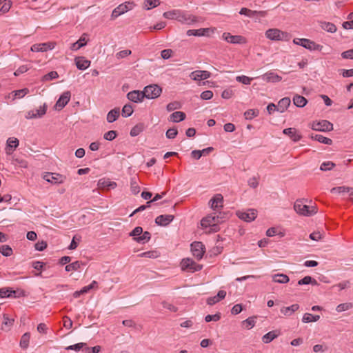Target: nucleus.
I'll return each mask as SVG.
<instances>
[{"instance_id": "obj_17", "label": "nucleus", "mask_w": 353, "mask_h": 353, "mask_svg": "<svg viewBox=\"0 0 353 353\" xmlns=\"http://www.w3.org/2000/svg\"><path fill=\"white\" fill-rule=\"evenodd\" d=\"M283 133L288 136L294 142L299 141L302 138L301 134L294 128H285Z\"/></svg>"}, {"instance_id": "obj_27", "label": "nucleus", "mask_w": 353, "mask_h": 353, "mask_svg": "<svg viewBox=\"0 0 353 353\" xmlns=\"http://www.w3.org/2000/svg\"><path fill=\"white\" fill-rule=\"evenodd\" d=\"M120 115V109L115 108L111 110L107 114V121L109 123L115 121Z\"/></svg>"}, {"instance_id": "obj_29", "label": "nucleus", "mask_w": 353, "mask_h": 353, "mask_svg": "<svg viewBox=\"0 0 353 353\" xmlns=\"http://www.w3.org/2000/svg\"><path fill=\"white\" fill-rule=\"evenodd\" d=\"M290 105V99L288 97L281 99L277 105V110L280 112H283Z\"/></svg>"}, {"instance_id": "obj_46", "label": "nucleus", "mask_w": 353, "mask_h": 353, "mask_svg": "<svg viewBox=\"0 0 353 353\" xmlns=\"http://www.w3.org/2000/svg\"><path fill=\"white\" fill-rule=\"evenodd\" d=\"M81 267V262L79 261H74L72 263H70L67 265L65 268V271L70 272V271H77Z\"/></svg>"}, {"instance_id": "obj_41", "label": "nucleus", "mask_w": 353, "mask_h": 353, "mask_svg": "<svg viewBox=\"0 0 353 353\" xmlns=\"http://www.w3.org/2000/svg\"><path fill=\"white\" fill-rule=\"evenodd\" d=\"M312 137L316 141L324 144L331 145L332 143V140L331 139L325 137L321 134H316L314 137L312 136Z\"/></svg>"}, {"instance_id": "obj_8", "label": "nucleus", "mask_w": 353, "mask_h": 353, "mask_svg": "<svg viewBox=\"0 0 353 353\" xmlns=\"http://www.w3.org/2000/svg\"><path fill=\"white\" fill-rule=\"evenodd\" d=\"M222 38L228 43L232 44H244L246 43V39L241 35H232L230 32H224Z\"/></svg>"}, {"instance_id": "obj_13", "label": "nucleus", "mask_w": 353, "mask_h": 353, "mask_svg": "<svg viewBox=\"0 0 353 353\" xmlns=\"http://www.w3.org/2000/svg\"><path fill=\"white\" fill-rule=\"evenodd\" d=\"M55 43L53 42H47L41 43H35L31 46L32 52H46L54 48Z\"/></svg>"}, {"instance_id": "obj_10", "label": "nucleus", "mask_w": 353, "mask_h": 353, "mask_svg": "<svg viewBox=\"0 0 353 353\" xmlns=\"http://www.w3.org/2000/svg\"><path fill=\"white\" fill-rule=\"evenodd\" d=\"M238 217L246 222H251L254 221L256 217V210L254 209H249L246 212H236Z\"/></svg>"}, {"instance_id": "obj_4", "label": "nucleus", "mask_w": 353, "mask_h": 353, "mask_svg": "<svg viewBox=\"0 0 353 353\" xmlns=\"http://www.w3.org/2000/svg\"><path fill=\"white\" fill-rule=\"evenodd\" d=\"M293 43L310 50L321 51L323 49V46L317 44L308 39L296 38L293 40Z\"/></svg>"}, {"instance_id": "obj_64", "label": "nucleus", "mask_w": 353, "mask_h": 353, "mask_svg": "<svg viewBox=\"0 0 353 353\" xmlns=\"http://www.w3.org/2000/svg\"><path fill=\"white\" fill-rule=\"evenodd\" d=\"M343 59H353V49L346 50L341 54Z\"/></svg>"}, {"instance_id": "obj_51", "label": "nucleus", "mask_w": 353, "mask_h": 353, "mask_svg": "<svg viewBox=\"0 0 353 353\" xmlns=\"http://www.w3.org/2000/svg\"><path fill=\"white\" fill-rule=\"evenodd\" d=\"M117 136V132L115 130H110L105 132L103 135V138L108 141L114 140Z\"/></svg>"}, {"instance_id": "obj_36", "label": "nucleus", "mask_w": 353, "mask_h": 353, "mask_svg": "<svg viewBox=\"0 0 353 353\" xmlns=\"http://www.w3.org/2000/svg\"><path fill=\"white\" fill-rule=\"evenodd\" d=\"M320 319L319 315H313L310 313H305L302 319L303 322L304 323H310V322H316L319 321Z\"/></svg>"}, {"instance_id": "obj_60", "label": "nucleus", "mask_w": 353, "mask_h": 353, "mask_svg": "<svg viewBox=\"0 0 353 353\" xmlns=\"http://www.w3.org/2000/svg\"><path fill=\"white\" fill-rule=\"evenodd\" d=\"M162 305L164 308L173 312H176L178 310V308L176 306L166 301L162 302Z\"/></svg>"}, {"instance_id": "obj_39", "label": "nucleus", "mask_w": 353, "mask_h": 353, "mask_svg": "<svg viewBox=\"0 0 353 353\" xmlns=\"http://www.w3.org/2000/svg\"><path fill=\"white\" fill-rule=\"evenodd\" d=\"M0 253L5 256H10L13 254V251L10 245H3L0 247Z\"/></svg>"}, {"instance_id": "obj_11", "label": "nucleus", "mask_w": 353, "mask_h": 353, "mask_svg": "<svg viewBox=\"0 0 353 353\" xmlns=\"http://www.w3.org/2000/svg\"><path fill=\"white\" fill-rule=\"evenodd\" d=\"M177 21L187 24H192L197 21L195 16L181 10H179Z\"/></svg>"}, {"instance_id": "obj_31", "label": "nucleus", "mask_w": 353, "mask_h": 353, "mask_svg": "<svg viewBox=\"0 0 353 353\" xmlns=\"http://www.w3.org/2000/svg\"><path fill=\"white\" fill-rule=\"evenodd\" d=\"M272 279L274 282L279 283H287L290 281L288 276L284 274H274Z\"/></svg>"}, {"instance_id": "obj_50", "label": "nucleus", "mask_w": 353, "mask_h": 353, "mask_svg": "<svg viewBox=\"0 0 353 353\" xmlns=\"http://www.w3.org/2000/svg\"><path fill=\"white\" fill-rule=\"evenodd\" d=\"M353 307V304L352 303H341L336 307V311L340 312L343 311H346Z\"/></svg>"}, {"instance_id": "obj_12", "label": "nucleus", "mask_w": 353, "mask_h": 353, "mask_svg": "<svg viewBox=\"0 0 353 353\" xmlns=\"http://www.w3.org/2000/svg\"><path fill=\"white\" fill-rule=\"evenodd\" d=\"M47 111V105L46 103L43 106H41L39 109L28 111L26 115V118L28 119L41 118L42 117Z\"/></svg>"}, {"instance_id": "obj_58", "label": "nucleus", "mask_w": 353, "mask_h": 353, "mask_svg": "<svg viewBox=\"0 0 353 353\" xmlns=\"http://www.w3.org/2000/svg\"><path fill=\"white\" fill-rule=\"evenodd\" d=\"M221 319V315L219 313L215 314L214 315L208 314L205 317V321L206 322H210L212 321H218Z\"/></svg>"}, {"instance_id": "obj_57", "label": "nucleus", "mask_w": 353, "mask_h": 353, "mask_svg": "<svg viewBox=\"0 0 353 353\" xmlns=\"http://www.w3.org/2000/svg\"><path fill=\"white\" fill-rule=\"evenodd\" d=\"M132 54V51L130 50H121L116 54V57L119 59L125 58Z\"/></svg>"}, {"instance_id": "obj_61", "label": "nucleus", "mask_w": 353, "mask_h": 353, "mask_svg": "<svg viewBox=\"0 0 353 353\" xmlns=\"http://www.w3.org/2000/svg\"><path fill=\"white\" fill-rule=\"evenodd\" d=\"M143 233V228L140 226L136 227L130 233V236L138 237Z\"/></svg>"}, {"instance_id": "obj_23", "label": "nucleus", "mask_w": 353, "mask_h": 353, "mask_svg": "<svg viewBox=\"0 0 353 353\" xmlns=\"http://www.w3.org/2000/svg\"><path fill=\"white\" fill-rule=\"evenodd\" d=\"M18 145L19 140L17 138H9L7 141L6 153L11 154Z\"/></svg>"}, {"instance_id": "obj_52", "label": "nucleus", "mask_w": 353, "mask_h": 353, "mask_svg": "<svg viewBox=\"0 0 353 353\" xmlns=\"http://www.w3.org/2000/svg\"><path fill=\"white\" fill-rule=\"evenodd\" d=\"M167 110L169 112L181 108V103L179 101L169 103L167 105Z\"/></svg>"}, {"instance_id": "obj_25", "label": "nucleus", "mask_w": 353, "mask_h": 353, "mask_svg": "<svg viewBox=\"0 0 353 353\" xmlns=\"http://www.w3.org/2000/svg\"><path fill=\"white\" fill-rule=\"evenodd\" d=\"M85 36V34H83L77 42L73 43L70 49L72 50H77L85 46L88 42V39H86Z\"/></svg>"}, {"instance_id": "obj_62", "label": "nucleus", "mask_w": 353, "mask_h": 353, "mask_svg": "<svg viewBox=\"0 0 353 353\" xmlns=\"http://www.w3.org/2000/svg\"><path fill=\"white\" fill-rule=\"evenodd\" d=\"M172 53L173 52L171 49H165L161 51V55L163 59H168L171 57Z\"/></svg>"}, {"instance_id": "obj_42", "label": "nucleus", "mask_w": 353, "mask_h": 353, "mask_svg": "<svg viewBox=\"0 0 353 353\" xmlns=\"http://www.w3.org/2000/svg\"><path fill=\"white\" fill-rule=\"evenodd\" d=\"M159 252L156 250L147 251L138 255L139 257L155 259L159 256Z\"/></svg>"}, {"instance_id": "obj_32", "label": "nucleus", "mask_w": 353, "mask_h": 353, "mask_svg": "<svg viewBox=\"0 0 353 353\" xmlns=\"http://www.w3.org/2000/svg\"><path fill=\"white\" fill-rule=\"evenodd\" d=\"M151 239L150 232L145 231L142 233V235L138 237H134V240L139 243H145L148 242Z\"/></svg>"}, {"instance_id": "obj_55", "label": "nucleus", "mask_w": 353, "mask_h": 353, "mask_svg": "<svg viewBox=\"0 0 353 353\" xmlns=\"http://www.w3.org/2000/svg\"><path fill=\"white\" fill-rule=\"evenodd\" d=\"M177 134H178L177 129L175 128H170V129H168L167 130L165 134H166V137L168 139H174L176 137Z\"/></svg>"}, {"instance_id": "obj_40", "label": "nucleus", "mask_w": 353, "mask_h": 353, "mask_svg": "<svg viewBox=\"0 0 353 353\" xmlns=\"http://www.w3.org/2000/svg\"><path fill=\"white\" fill-rule=\"evenodd\" d=\"M133 107L130 103L125 104L122 109V115L124 117H128L133 113Z\"/></svg>"}, {"instance_id": "obj_43", "label": "nucleus", "mask_w": 353, "mask_h": 353, "mask_svg": "<svg viewBox=\"0 0 353 353\" xmlns=\"http://www.w3.org/2000/svg\"><path fill=\"white\" fill-rule=\"evenodd\" d=\"M158 5H159V0H145L144 1V8L146 10H150L152 8H156Z\"/></svg>"}, {"instance_id": "obj_15", "label": "nucleus", "mask_w": 353, "mask_h": 353, "mask_svg": "<svg viewBox=\"0 0 353 353\" xmlns=\"http://www.w3.org/2000/svg\"><path fill=\"white\" fill-rule=\"evenodd\" d=\"M71 93L70 91L64 92L59 97L55 104V107L58 110L63 109L70 101Z\"/></svg>"}, {"instance_id": "obj_56", "label": "nucleus", "mask_w": 353, "mask_h": 353, "mask_svg": "<svg viewBox=\"0 0 353 353\" xmlns=\"http://www.w3.org/2000/svg\"><path fill=\"white\" fill-rule=\"evenodd\" d=\"M13 92L14 93V96L15 98H22L29 92V90L28 88H24L15 90Z\"/></svg>"}, {"instance_id": "obj_37", "label": "nucleus", "mask_w": 353, "mask_h": 353, "mask_svg": "<svg viewBox=\"0 0 353 353\" xmlns=\"http://www.w3.org/2000/svg\"><path fill=\"white\" fill-rule=\"evenodd\" d=\"M278 336V334L276 333L275 331H271L268 333L265 334L263 338L262 341L265 343H269L272 341H273L274 339H276Z\"/></svg>"}, {"instance_id": "obj_6", "label": "nucleus", "mask_w": 353, "mask_h": 353, "mask_svg": "<svg viewBox=\"0 0 353 353\" xmlns=\"http://www.w3.org/2000/svg\"><path fill=\"white\" fill-rule=\"evenodd\" d=\"M43 179L52 184H61L66 180V176L59 173L46 172Z\"/></svg>"}, {"instance_id": "obj_7", "label": "nucleus", "mask_w": 353, "mask_h": 353, "mask_svg": "<svg viewBox=\"0 0 353 353\" xmlns=\"http://www.w3.org/2000/svg\"><path fill=\"white\" fill-rule=\"evenodd\" d=\"M191 251L197 260H201L205 252V248L201 242L194 241L191 244Z\"/></svg>"}, {"instance_id": "obj_5", "label": "nucleus", "mask_w": 353, "mask_h": 353, "mask_svg": "<svg viewBox=\"0 0 353 353\" xmlns=\"http://www.w3.org/2000/svg\"><path fill=\"white\" fill-rule=\"evenodd\" d=\"M143 91L145 98L152 99H156L161 95L162 88L157 84H152L145 86Z\"/></svg>"}, {"instance_id": "obj_22", "label": "nucleus", "mask_w": 353, "mask_h": 353, "mask_svg": "<svg viewBox=\"0 0 353 353\" xmlns=\"http://www.w3.org/2000/svg\"><path fill=\"white\" fill-rule=\"evenodd\" d=\"M75 63L78 69L84 70L90 65L91 62L83 57H79L75 58Z\"/></svg>"}, {"instance_id": "obj_59", "label": "nucleus", "mask_w": 353, "mask_h": 353, "mask_svg": "<svg viewBox=\"0 0 353 353\" xmlns=\"http://www.w3.org/2000/svg\"><path fill=\"white\" fill-rule=\"evenodd\" d=\"M86 344L85 343H79L72 345H70L66 347V350H75L79 351L83 347H84Z\"/></svg>"}, {"instance_id": "obj_2", "label": "nucleus", "mask_w": 353, "mask_h": 353, "mask_svg": "<svg viewBox=\"0 0 353 353\" xmlns=\"http://www.w3.org/2000/svg\"><path fill=\"white\" fill-rule=\"evenodd\" d=\"M294 208L298 214L303 216H310L317 212L315 206L307 205L303 200H296Z\"/></svg>"}, {"instance_id": "obj_9", "label": "nucleus", "mask_w": 353, "mask_h": 353, "mask_svg": "<svg viewBox=\"0 0 353 353\" xmlns=\"http://www.w3.org/2000/svg\"><path fill=\"white\" fill-rule=\"evenodd\" d=\"M312 128L316 131L329 132L333 130V124L327 120H322L319 122H314Z\"/></svg>"}, {"instance_id": "obj_44", "label": "nucleus", "mask_w": 353, "mask_h": 353, "mask_svg": "<svg viewBox=\"0 0 353 353\" xmlns=\"http://www.w3.org/2000/svg\"><path fill=\"white\" fill-rule=\"evenodd\" d=\"M179 12V10H173L171 11L165 12L163 13V17L168 19H176L177 20V17Z\"/></svg>"}, {"instance_id": "obj_35", "label": "nucleus", "mask_w": 353, "mask_h": 353, "mask_svg": "<svg viewBox=\"0 0 353 353\" xmlns=\"http://www.w3.org/2000/svg\"><path fill=\"white\" fill-rule=\"evenodd\" d=\"M321 27L324 30L331 32V33L335 32L337 30L336 26L334 23H330V22H322Z\"/></svg>"}, {"instance_id": "obj_18", "label": "nucleus", "mask_w": 353, "mask_h": 353, "mask_svg": "<svg viewBox=\"0 0 353 353\" xmlns=\"http://www.w3.org/2000/svg\"><path fill=\"white\" fill-rule=\"evenodd\" d=\"M223 197L221 194H215L210 201L211 208L216 210L223 207Z\"/></svg>"}, {"instance_id": "obj_47", "label": "nucleus", "mask_w": 353, "mask_h": 353, "mask_svg": "<svg viewBox=\"0 0 353 353\" xmlns=\"http://www.w3.org/2000/svg\"><path fill=\"white\" fill-rule=\"evenodd\" d=\"M58 77H59V74H58L57 72L51 71V72H48V74H45L42 77L41 80H42V81H51L52 79H55Z\"/></svg>"}, {"instance_id": "obj_34", "label": "nucleus", "mask_w": 353, "mask_h": 353, "mask_svg": "<svg viewBox=\"0 0 353 353\" xmlns=\"http://www.w3.org/2000/svg\"><path fill=\"white\" fill-rule=\"evenodd\" d=\"M307 284H312L313 285H318V283H317L316 280L312 278L310 276H306L298 281V285H307Z\"/></svg>"}, {"instance_id": "obj_3", "label": "nucleus", "mask_w": 353, "mask_h": 353, "mask_svg": "<svg viewBox=\"0 0 353 353\" xmlns=\"http://www.w3.org/2000/svg\"><path fill=\"white\" fill-rule=\"evenodd\" d=\"M181 268L183 271L194 273L202 270L203 265L196 263L190 258L183 259L180 263Z\"/></svg>"}, {"instance_id": "obj_48", "label": "nucleus", "mask_w": 353, "mask_h": 353, "mask_svg": "<svg viewBox=\"0 0 353 353\" xmlns=\"http://www.w3.org/2000/svg\"><path fill=\"white\" fill-rule=\"evenodd\" d=\"M259 111L254 109H249L244 113V116L246 119H252L253 118L257 117Z\"/></svg>"}, {"instance_id": "obj_54", "label": "nucleus", "mask_w": 353, "mask_h": 353, "mask_svg": "<svg viewBox=\"0 0 353 353\" xmlns=\"http://www.w3.org/2000/svg\"><path fill=\"white\" fill-rule=\"evenodd\" d=\"M236 79L237 81L241 82V83H242L243 84H245V85H250L251 83L252 80V79H251V78H250L248 77L244 76V75L238 76L236 78Z\"/></svg>"}, {"instance_id": "obj_16", "label": "nucleus", "mask_w": 353, "mask_h": 353, "mask_svg": "<svg viewBox=\"0 0 353 353\" xmlns=\"http://www.w3.org/2000/svg\"><path fill=\"white\" fill-rule=\"evenodd\" d=\"M143 93V91L133 90L127 94V98L128 100L134 103L141 102L145 98Z\"/></svg>"}, {"instance_id": "obj_14", "label": "nucleus", "mask_w": 353, "mask_h": 353, "mask_svg": "<svg viewBox=\"0 0 353 353\" xmlns=\"http://www.w3.org/2000/svg\"><path fill=\"white\" fill-rule=\"evenodd\" d=\"M239 14L242 15H245L248 17H254L255 16H258L260 17H265L268 12L265 10H261V11H256V10H252L247 8H242L241 10L239 11Z\"/></svg>"}, {"instance_id": "obj_30", "label": "nucleus", "mask_w": 353, "mask_h": 353, "mask_svg": "<svg viewBox=\"0 0 353 353\" xmlns=\"http://www.w3.org/2000/svg\"><path fill=\"white\" fill-rule=\"evenodd\" d=\"M293 102L296 106L303 108L306 105L307 101L304 97L296 94L293 97Z\"/></svg>"}, {"instance_id": "obj_53", "label": "nucleus", "mask_w": 353, "mask_h": 353, "mask_svg": "<svg viewBox=\"0 0 353 353\" xmlns=\"http://www.w3.org/2000/svg\"><path fill=\"white\" fill-rule=\"evenodd\" d=\"M12 7V2L10 1H6L0 8V14L8 12Z\"/></svg>"}, {"instance_id": "obj_45", "label": "nucleus", "mask_w": 353, "mask_h": 353, "mask_svg": "<svg viewBox=\"0 0 353 353\" xmlns=\"http://www.w3.org/2000/svg\"><path fill=\"white\" fill-rule=\"evenodd\" d=\"M265 77L268 81L272 82H279L282 79L281 76L274 72H268L265 74Z\"/></svg>"}, {"instance_id": "obj_26", "label": "nucleus", "mask_w": 353, "mask_h": 353, "mask_svg": "<svg viewBox=\"0 0 353 353\" xmlns=\"http://www.w3.org/2000/svg\"><path fill=\"white\" fill-rule=\"evenodd\" d=\"M299 309V304H293L289 307H283L281 309V312L285 316H291L294 312Z\"/></svg>"}, {"instance_id": "obj_49", "label": "nucleus", "mask_w": 353, "mask_h": 353, "mask_svg": "<svg viewBox=\"0 0 353 353\" xmlns=\"http://www.w3.org/2000/svg\"><path fill=\"white\" fill-rule=\"evenodd\" d=\"M334 167H335V163H334L333 162H332V161H325V162H323L321 165L320 169L322 171H327V170H331Z\"/></svg>"}, {"instance_id": "obj_63", "label": "nucleus", "mask_w": 353, "mask_h": 353, "mask_svg": "<svg viewBox=\"0 0 353 353\" xmlns=\"http://www.w3.org/2000/svg\"><path fill=\"white\" fill-rule=\"evenodd\" d=\"M212 97L213 92L211 90H205L201 94V98L203 100L210 99Z\"/></svg>"}, {"instance_id": "obj_28", "label": "nucleus", "mask_w": 353, "mask_h": 353, "mask_svg": "<svg viewBox=\"0 0 353 353\" xmlns=\"http://www.w3.org/2000/svg\"><path fill=\"white\" fill-rule=\"evenodd\" d=\"M186 115L183 112L176 111L170 114V119L172 122L178 123L183 121Z\"/></svg>"}, {"instance_id": "obj_1", "label": "nucleus", "mask_w": 353, "mask_h": 353, "mask_svg": "<svg viewBox=\"0 0 353 353\" xmlns=\"http://www.w3.org/2000/svg\"><path fill=\"white\" fill-rule=\"evenodd\" d=\"M265 35L267 39L274 41H288L291 39L290 33L282 31L278 28H270L267 30L265 32Z\"/></svg>"}, {"instance_id": "obj_21", "label": "nucleus", "mask_w": 353, "mask_h": 353, "mask_svg": "<svg viewBox=\"0 0 353 353\" xmlns=\"http://www.w3.org/2000/svg\"><path fill=\"white\" fill-rule=\"evenodd\" d=\"M174 219V216L170 214L160 215L155 219V223L158 225L166 226Z\"/></svg>"}, {"instance_id": "obj_33", "label": "nucleus", "mask_w": 353, "mask_h": 353, "mask_svg": "<svg viewBox=\"0 0 353 353\" xmlns=\"http://www.w3.org/2000/svg\"><path fill=\"white\" fill-rule=\"evenodd\" d=\"M30 339V334L29 332H26L25 334H23L20 340V347L22 349L26 350L28 347Z\"/></svg>"}, {"instance_id": "obj_19", "label": "nucleus", "mask_w": 353, "mask_h": 353, "mask_svg": "<svg viewBox=\"0 0 353 353\" xmlns=\"http://www.w3.org/2000/svg\"><path fill=\"white\" fill-rule=\"evenodd\" d=\"M211 73L206 70H196L191 73L190 77L195 81L205 80L210 78Z\"/></svg>"}, {"instance_id": "obj_38", "label": "nucleus", "mask_w": 353, "mask_h": 353, "mask_svg": "<svg viewBox=\"0 0 353 353\" xmlns=\"http://www.w3.org/2000/svg\"><path fill=\"white\" fill-rule=\"evenodd\" d=\"M208 29L207 28H200L198 30H188L187 31V34L188 36H203L205 32H207Z\"/></svg>"}, {"instance_id": "obj_24", "label": "nucleus", "mask_w": 353, "mask_h": 353, "mask_svg": "<svg viewBox=\"0 0 353 353\" xmlns=\"http://www.w3.org/2000/svg\"><path fill=\"white\" fill-rule=\"evenodd\" d=\"M331 192L333 194L349 193L350 196H352L351 199H353V188H349L345 186L335 187L331 189Z\"/></svg>"}, {"instance_id": "obj_20", "label": "nucleus", "mask_w": 353, "mask_h": 353, "mask_svg": "<svg viewBox=\"0 0 353 353\" xmlns=\"http://www.w3.org/2000/svg\"><path fill=\"white\" fill-rule=\"evenodd\" d=\"M220 222L219 216H208L204 218L201 221V225L203 227H207L208 225H210L212 224V227L217 228V223Z\"/></svg>"}]
</instances>
